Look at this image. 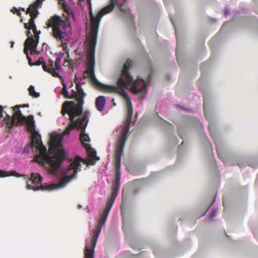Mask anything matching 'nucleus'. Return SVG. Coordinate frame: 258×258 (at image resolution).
<instances>
[{"label": "nucleus", "instance_id": "obj_1", "mask_svg": "<svg viewBox=\"0 0 258 258\" xmlns=\"http://www.w3.org/2000/svg\"><path fill=\"white\" fill-rule=\"evenodd\" d=\"M49 149L52 156L49 155L45 146L43 145L41 139V135L34 137L31 140L29 145L25 147L22 154H27L31 151L34 155L36 162L44 165L47 164L49 172L58 176L59 183L57 184L48 185L45 186L34 185L41 184L42 178L37 173H32L30 178L27 181L26 188L34 191L39 190H53L64 187L72 180L76 178L77 173L81 171L82 165L81 163H85L84 160L80 157H76L69 161L68 167L61 169L62 160L56 152V143L55 141H51Z\"/></svg>", "mask_w": 258, "mask_h": 258}, {"label": "nucleus", "instance_id": "obj_36", "mask_svg": "<svg viewBox=\"0 0 258 258\" xmlns=\"http://www.w3.org/2000/svg\"><path fill=\"white\" fill-rule=\"evenodd\" d=\"M96 160H99L100 159L99 157H96Z\"/></svg>", "mask_w": 258, "mask_h": 258}, {"label": "nucleus", "instance_id": "obj_19", "mask_svg": "<svg viewBox=\"0 0 258 258\" xmlns=\"http://www.w3.org/2000/svg\"><path fill=\"white\" fill-rule=\"evenodd\" d=\"M170 19L171 20V21L172 22V23L173 24V26H174V28H175V33H176V38H177V48H176V51L177 52L178 51V49L179 48V36H178V35L177 34V29H176V28L175 26V24H174V22L172 19V18L170 16Z\"/></svg>", "mask_w": 258, "mask_h": 258}, {"label": "nucleus", "instance_id": "obj_18", "mask_svg": "<svg viewBox=\"0 0 258 258\" xmlns=\"http://www.w3.org/2000/svg\"><path fill=\"white\" fill-rule=\"evenodd\" d=\"M47 68H48L50 71H46L48 73L51 74L53 76V71L55 69L53 67V61L51 59H49L47 63L46 64Z\"/></svg>", "mask_w": 258, "mask_h": 258}, {"label": "nucleus", "instance_id": "obj_22", "mask_svg": "<svg viewBox=\"0 0 258 258\" xmlns=\"http://www.w3.org/2000/svg\"><path fill=\"white\" fill-rule=\"evenodd\" d=\"M230 14V10H229V9L227 8H225V9L224 10V15L225 16H227V15H229Z\"/></svg>", "mask_w": 258, "mask_h": 258}, {"label": "nucleus", "instance_id": "obj_37", "mask_svg": "<svg viewBox=\"0 0 258 258\" xmlns=\"http://www.w3.org/2000/svg\"><path fill=\"white\" fill-rule=\"evenodd\" d=\"M24 106H25V107H28V106H29V105H28V104H25Z\"/></svg>", "mask_w": 258, "mask_h": 258}, {"label": "nucleus", "instance_id": "obj_4", "mask_svg": "<svg viewBox=\"0 0 258 258\" xmlns=\"http://www.w3.org/2000/svg\"><path fill=\"white\" fill-rule=\"evenodd\" d=\"M82 114V108L74 107L69 111V118L71 121L70 124L66 128L63 132L64 135H69L73 129L77 128L81 130L80 133V140L82 144L86 148H91L88 143L90 142L89 135L85 133V128L87 126L89 121V112H85L84 114L75 120V118Z\"/></svg>", "mask_w": 258, "mask_h": 258}, {"label": "nucleus", "instance_id": "obj_32", "mask_svg": "<svg viewBox=\"0 0 258 258\" xmlns=\"http://www.w3.org/2000/svg\"><path fill=\"white\" fill-rule=\"evenodd\" d=\"M218 156L219 157V158H221V155L219 153V151H218Z\"/></svg>", "mask_w": 258, "mask_h": 258}, {"label": "nucleus", "instance_id": "obj_8", "mask_svg": "<svg viewBox=\"0 0 258 258\" xmlns=\"http://www.w3.org/2000/svg\"><path fill=\"white\" fill-rule=\"evenodd\" d=\"M76 86L77 93V99L79 102V105H76L73 102L66 101L63 104L61 111L63 116H64L66 113H68L69 115V111L74 107H76L79 108H82L83 109V105L84 103V98L86 96V93L84 92L80 83H77Z\"/></svg>", "mask_w": 258, "mask_h": 258}, {"label": "nucleus", "instance_id": "obj_2", "mask_svg": "<svg viewBox=\"0 0 258 258\" xmlns=\"http://www.w3.org/2000/svg\"><path fill=\"white\" fill-rule=\"evenodd\" d=\"M84 78H89L97 87H100L109 92L116 93L120 95L126 102L127 116L125 122L120 131V136L116 145L115 154V173L113 184L120 185L121 177V158L122 155L126 141L128 138V133L132 120L133 108L131 100L124 88L130 89L133 93L138 94L144 98L147 92L148 83L150 81L151 75H149L148 81L140 77L135 80L132 75H120L117 81V86L105 85L100 83L95 75H84Z\"/></svg>", "mask_w": 258, "mask_h": 258}, {"label": "nucleus", "instance_id": "obj_16", "mask_svg": "<svg viewBox=\"0 0 258 258\" xmlns=\"http://www.w3.org/2000/svg\"><path fill=\"white\" fill-rule=\"evenodd\" d=\"M29 95L33 97L38 98L40 94L39 92H37L35 90V87L33 85H30L28 88Z\"/></svg>", "mask_w": 258, "mask_h": 258}, {"label": "nucleus", "instance_id": "obj_3", "mask_svg": "<svg viewBox=\"0 0 258 258\" xmlns=\"http://www.w3.org/2000/svg\"><path fill=\"white\" fill-rule=\"evenodd\" d=\"M37 7L33 4L31 5L29 8L27 10V13H29L31 16V18L28 24H25V28L28 30L27 31L26 35L27 38L24 42V52L26 55L27 58L28 60L29 64L31 66L34 65L32 62V58L29 56L28 53V50H31V54H38L39 51L37 50V46L39 42V34L40 31L39 32L37 31L36 26L34 23V19L37 17L39 11Z\"/></svg>", "mask_w": 258, "mask_h": 258}, {"label": "nucleus", "instance_id": "obj_29", "mask_svg": "<svg viewBox=\"0 0 258 258\" xmlns=\"http://www.w3.org/2000/svg\"><path fill=\"white\" fill-rule=\"evenodd\" d=\"M183 143V142H182V143L180 145H179V146L178 147V150L179 153L180 152V150H181V147H182Z\"/></svg>", "mask_w": 258, "mask_h": 258}, {"label": "nucleus", "instance_id": "obj_15", "mask_svg": "<svg viewBox=\"0 0 258 258\" xmlns=\"http://www.w3.org/2000/svg\"><path fill=\"white\" fill-rule=\"evenodd\" d=\"M61 82L63 85V88L61 89V94L66 98H73L74 97H71L69 94V92L67 90V84L64 82V81H61Z\"/></svg>", "mask_w": 258, "mask_h": 258}, {"label": "nucleus", "instance_id": "obj_5", "mask_svg": "<svg viewBox=\"0 0 258 258\" xmlns=\"http://www.w3.org/2000/svg\"><path fill=\"white\" fill-rule=\"evenodd\" d=\"M49 27L52 28V34L54 38L60 42L63 50L68 49L71 35L69 33V25L61 18L57 16L51 17L48 21Z\"/></svg>", "mask_w": 258, "mask_h": 258}, {"label": "nucleus", "instance_id": "obj_17", "mask_svg": "<svg viewBox=\"0 0 258 258\" xmlns=\"http://www.w3.org/2000/svg\"><path fill=\"white\" fill-rule=\"evenodd\" d=\"M35 64L36 65L42 64L43 69L44 71H50V70L48 68H47L46 63L42 57H39Z\"/></svg>", "mask_w": 258, "mask_h": 258}, {"label": "nucleus", "instance_id": "obj_25", "mask_svg": "<svg viewBox=\"0 0 258 258\" xmlns=\"http://www.w3.org/2000/svg\"><path fill=\"white\" fill-rule=\"evenodd\" d=\"M148 67H149V71L150 72H152V66H151V61L150 60H148Z\"/></svg>", "mask_w": 258, "mask_h": 258}, {"label": "nucleus", "instance_id": "obj_7", "mask_svg": "<svg viewBox=\"0 0 258 258\" xmlns=\"http://www.w3.org/2000/svg\"><path fill=\"white\" fill-rule=\"evenodd\" d=\"M111 209L105 207L101 218L98 222L96 230L91 240V246L90 248L88 242L86 241L85 250V258H94V249L96 245L99 235L101 231L102 226L105 224Z\"/></svg>", "mask_w": 258, "mask_h": 258}, {"label": "nucleus", "instance_id": "obj_30", "mask_svg": "<svg viewBox=\"0 0 258 258\" xmlns=\"http://www.w3.org/2000/svg\"><path fill=\"white\" fill-rule=\"evenodd\" d=\"M10 43H11V47L13 48L14 47L15 42L13 41H11Z\"/></svg>", "mask_w": 258, "mask_h": 258}, {"label": "nucleus", "instance_id": "obj_39", "mask_svg": "<svg viewBox=\"0 0 258 258\" xmlns=\"http://www.w3.org/2000/svg\"><path fill=\"white\" fill-rule=\"evenodd\" d=\"M94 153H95V155H96V152L95 151H94Z\"/></svg>", "mask_w": 258, "mask_h": 258}, {"label": "nucleus", "instance_id": "obj_31", "mask_svg": "<svg viewBox=\"0 0 258 258\" xmlns=\"http://www.w3.org/2000/svg\"><path fill=\"white\" fill-rule=\"evenodd\" d=\"M139 190V189H135L134 190L135 193H137Z\"/></svg>", "mask_w": 258, "mask_h": 258}, {"label": "nucleus", "instance_id": "obj_41", "mask_svg": "<svg viewBox=\"0 0 258 258\" xmlns=\"http://www.w3.org/2000/svg\"><path fill=\"white\" fill-rule=\"evenodd\" d=\"M79 208H82V206L80 205Z\"/></svg>", "mask_w": 258, "mask_h": 258}, {"label": "nucleus", "instance_id": "obj_13", "mask_svg": "<svg viewBox=\"0 0 258 258\" xmlns=\"http://www.w3.org/2000/svg\"><path fill=\"white\" fill-rule=\"evenodd\" d=\"M10 176H14L17 177L24 176V175L18 173L16 170L6 171L5 170L0 169V177H5Z\"/></svg>", "mask_w": 258, "mask_h": 258}, {"label": "nucleus", "instance_id": "obj_20", "mask_svg": "<svg viewBox=\"0 0 258 258\" xmlns=\"http://www.w3.org/2000/svg\"><path fill=\"white\" fill-rule=\"evenodd\" d=\"M144 180L142 179H138L134 181V183L137 186L141 188L143 186Z\"/></svg>", "mask_w": 258, "mask_h": 258}, {"label": "nucleus", "instance_id": "obj_23", "mask_svg": "<svg viewBox=\"0 0 258 258\" xmlns=\"http://www.w3.org/2000/svg\"><path fill=\"white\" fill-rule=\"evenodd\" d=\"M229 23V22H227L224 23V24L223 25L222 28H221L219 32L220 33L222 32V31L223 30L224 27H226L227 25H228V24Z\"/></svg>", "mask_w": 258, "mask_h": 258}, {"label": "nucleus", "instance_id": "obj_10", "mask_svg": "<svg viewBox=\"0 0 258 258\" xmlns=\"http://www.w3.org/2000/svg\"><path fill=\"white\" fill-rule=\"evenodd\" d=\"M119 188L120 185L113 184L111 196L109 200L106 203V207L111 209L114 200L117 196Z\"/></svg>", "mask_w": 258, "mask_h": 258}, {"label": "nucleus", "instance_id": "obj_44", "mask_svg": "<svg viewBox=\"0 0 258 258\" xmlns=\"http://www.w3.org/2000/svg\"><path fill=\"white\" fill-rule=\"evenodd\" d=\"M211 206H212V205H210V207H209V208H210V207H211Z\"/></svg>", "mask_w": 258, "mask_h": 258}, {"label": "nucleus", "instance_id": "obj_43", "mask_svg": "<svg viewBox=\"0 0 258 258\" xmlns=\"http://www.w3.org/2000/svg\"><path fill=\"white\" fill-rule=\"evenodd\" d=\"M211 206H212V205H210V207H209V208H210V207H211Z\"/></svg>", "mask_w": 258, "mask_h": 258}, {"label": "nucleus", "instance_id": "obj_34", "mask_svg": "<svg viewBox=\"0 0 258 258\" xmlns=\"http://www.w3.org/2000/svg\"><path fill=\"white\" fill-rule=\"evenodd\" d=\"M73 95H76V93L73 91Z\"/></svg>", "mask_w": 258, "mask_h": 258}, {"label": "nucleus", "instance_id": "obj_9", "mask_svg": "<svg viewBox=\"0 0 258 258\" xmlns=\"http://www.w3.org/2000/svg\"><path fill=\"white\" fill-rule=\"evenodd\" d=\"M45 0H36L35 4L33 5L39 9L41 7L42 3ZM58 2L59 6H60L61 8L67 13L68 19L76 21L75 15L68 2L65 0H58Z\"/></svg>", "mask_w": 258, "mask_h": 258}, {"label": "nucleus", "instance_id": "obj_27", "mask_svg": "<svg viewBox=\"0 0 258 258\" xmlns=\"http://www.w3.org/2000/svg\"><path fill=\"white\" fill-rule=\"evenodd\" d=\"M249 166H251L252 167H253L254 168H256L258 167V165H255L252 163H250Z\"/></svg>", "mask_w": 258, "mask_h": 258}, {"label": "nucleus", "instance_id": "obj_21", "mask_svg": "<svg viewBox=\"0 0 258 258\" xmlns=\"http://www.w3.org/2000/svg\"><path fill=\"white\" fill-rule=\"evenodd\" d=\"M218 214V210L215 209L213 210L211 212V214H210L209 216L210 219H213Z\"/></svg>", "mask_w": 258, "mask_h": 258}, {"label": "nucleus", "instance_id": "obj_40", "mask_svg": "<svg viewBox=\"0 0 258 258\" xmlns=\"http://www.w3.org/2000/svg\"><path fill=\"white\" fill-rule=\"evenodd\" d=\"M177 144H178V142H176V143H175V145H177Z\"/></svg>", "mask_w": 258, "mask_h": 258}, {"label": "nucleus", "instance_id": "obj_28", "mask_svg": "<svg viewBox=\"0 0 258 258\" xmlns=\"http://www.w3.org/2000/svg\"><path fill=\"white\" fill-rule=\"evenodd\" d=\"M203 100H204V108H205L206 101V98L205 95H204V96H203Z\"/></svg>", "mask_w": 258, "mask_h": 258}, {"label": "nucleus", "instance_id": "obj_11", "mask_svg": "<svg viewBox=\"0 0 258 258\" xmlns=\"http://www.w3.org/2000/svg\"><path fill=\"white\" fill-rule=\"evenodd\" d=\"M61 60V56L57 55L55 60L54 66L55 69L53 71V77L59 78L61 81H63V77L59 74V71L61 69L60 63Z\"/></svg>", "mask_w": 258, "mask_h": 258}, {"label": "nucleus", "instance_id": "obj_38", "mask_svg": "<svg viewBox=\"0 0 258 258\" xmlns=\"http://www.w3.org/2000/svg\"><path fill=\"white\" fill-rule=\"evenodd\" d=\"M206 212H207V211L205 212V213L203 214V215L202 216H204L206 214Z\"/></svg>", "mask_w": 258, "mask_h": 258}, {"label": "nucleus", "instance_id": "obj_12", "mask_svg": "<svg viewBox=\"0 0 258 258\" xmlns=\"http://www.w3.org/2000/svg\"><path fill=\"white\" fill-rule=\"evenodd\" d=\"M106 100L104 96H99L96 99V107L97 109L101 112L104 109Z\"/></svg>", "mask_w": 258, "mask_h": 258}, {"label": "nucleus", "instance_id": "obj_14", "mask_svg": "<svg viewBox=\"0 0 258 258\" xmlns=\"http://www.w3.org/2000/svg\"><path fill=\"white\" fill-rule=\"evenodd\" d=\"M159 123L161 126L166 128L170 132H172L173 131V125L171 123L166 121L163 118H161L160 122Z\"/></svg>", "mask_w": 258, "mask_h": 258}, {"label": "nucleus", "instance_id": "obj_42", "mask_svg": "<svg viewBox=\"0 0 258 258\" xmlns=\"http://www.w3.org/2000/svg\"><path fill=\"white\" fill-rule=\"evenodd\" d=\"M211 206H212V205H210V207H209V208H210V207H211Z\"/></svg>", "mask_w": 258, "mask_h": 258}, {"label": "nucleus", "instance_id": "obj_33", "mask_svg": "<svg viewBox=\"0 0 258 258\" xmlns=\"http://www.w3.org/2000/svg\"><path fill=\"white\" fill-rule=\"evenodd\" d=\"M158 174V173H156V172H155V173H153L152 174V175H151V176H153V175H156V174Z\"/></svg>", "mask_w": 258, "mask_h": 258}, {"label": "nucleus", "instance_id": "obj_26", "mask_svg": "<svg viewBox=\"0 0 258 258\" xmlns=\"http://www.w3.org/2000/svg\"><path fill=\"white\" fill-rule=\"evenodd\" d=\"M178 135L179 136H180V137L182 139L183 138V136L182 135H181V130H180V128L179 127L178 128Z\"/></svg>", "mask_w": 258, "mask_h": 258}, {"label": "nucleus", "instance_id": "obj_24", "mask_svg": "<svg viewBox=\"0 0 258 258\" xmlns=\"http://www.w3.org/2000/svg\"><path fill=\"white\" fill-rule=\"evenodd\" d=\"M12 12H13L14 13H15L16 12H18L19 14L20 13V11L16 7H14L12 10Z\"/></svg>", "mask_w": 258, "mask_h": 258}, {"label": "nucleus", "instance_id": "obj_6", "mask_svg": "<svg viewBox=\"0 0 258 258\" xmlns=\"http://www.w3.org/2000/svg\"><path fill=\"white\" fill-rule=\"evenodd\" d=\"M4 108L0 105V118L3 117V113H5L8 120L12 125H17L20 124H26L31 130L35 128V121L34 117L32 115H29L26 117L23 115L20 110V106H15L11 108L12 115L8 114L6 111H4Z\"/></svg>", "mask_w": 258, "mask_h": 258}, {"label": "nucleus", "instance_id": "obj_35", "mask_svg": "<svg viewBox=\"0 0 258 258\" xmlns=\"http://www.w3.org/2000/svg\"><path fill=\"white\" fill-rule=\"evenodd\" d=\"M174 138L175 139V140H176V141H177L178 140L177 137L175 136H174Z\"/></svg>", "mask_w": 258, "mask_h": 258}]
</instances>
